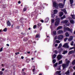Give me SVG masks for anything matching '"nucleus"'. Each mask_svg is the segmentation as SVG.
<instances>
[{
  "instance_id": "ea45409f",
  "label": "nucleus",
  "mask_w": 75,
  "mask_h": 75,
  "mask_svg": "<svg viewBox=\"0 0 75 75\" xmlns=\"http://www.w3.org/2000/svg\"><path fill=\"white\" fill-rule=\"evenodd\" d=\"M37 27L36 26V25H34L33 26V28L34 29H35V28H36Z\"/></svg>"
},
{
  "instance_id": "72a5a7b5",
  "label": "nucleus",
  "mask_w": 75,
  "mask_h": 75,
  "mask_svg": "<svg viewBox=\"0 0 75 75\" xmlns=\"http://www.w3.org/2000/svg\"><path fill=\"white\" fill-rule=\"evenodd\" d=\"M73 19H75V15H71Z\"/></svg>"
},
{
  "instance_id": "09e8293b",
  "label": "nucleus",
  "mask_w": 75,
  "mask_h": 75,
  "mask_svg": "<svg viewBox=\"0 0 75 75\" xmlns=\"http://www.w3.org/2000/svg\"><path fill=\"white\" fill-rule=\"evenodd\" d=\"M57 46H58V44H56L55 45V47H57Z\"/></svg>"
},
{
  "instance_id": "412c9836",
  "label": "nucleus",
  "mask_w": 75,
  "mask_h": 75,
  "mask_svg": "<svg viewBox=\"0 0 75 75\" xmlns=\"http://www.w3.org/2000/svg\"><path fill=\"white\" fill-rule=\"evenodd\" d=\"M26 10H27V6H25V7L24 8L23 10L24 11H25Z\"/></svg>"
},
{
  "instance_id": "c756f323",
  "label": "nucleus",
  "mask_w": 75,
  "mask_h": 75,
  "mask_svg": "<svg viewBox=\"0 0 75 75\" xmlns=\"http://www.w3.org/2000/svg\"><path fill=\"white\" fill-rule=\"evenodd\" d=\"M70 4H72L74 3V0H70Z\"/></svg>"
},
{
  "instance_id": "49530a36",
  "label": "nucleus",
  "mask_w": 75,
  "mask_h": 75,
  "mask_svg": "<svg viewBox=\"0 0 75 75\" xmlns=\"http://www.w3.org/2000/svg\"><path fill=\"white\" fill-rule=\"evenodd\" d=\"M57 36H56L54 37V39L57 40Z\"/></svg>"
},
{
  "instance_id": "4c0bfd02",
  "label": "nucleus",
  "mask_w": 75,
  "mask_h": 75,
  "mask_svg": "<svg viewBox=\"0 0 75 75\" xmlns=\"http://www.w3.org/2000/svg\"><path fill=\"white\" fill-rule=\"evenodd\" d=\"M74 47H71L69 48V50H72V49H74Z\"/></svg>"
},
{
  "instance_id": "680f3d73",
  "label": "nucleus",
  "mask_w": 75,
  "mask_h": 75,
  "mask_svg": "<svg viewBox=\"0 0 75 75\" xmlns=\"http://www.w3.org/2000/svg\"><path fill=\"white\" fill-rule=\"evenodd\" d=\"M42 29V27H41L40 28V30H41V29Z\"/></svg>"
},
{
  "instance_id": "37998d69",
  "label": "nucleus",
  "mask_w": 75,
  "mask_h": 75,
  "mask_svg": "<svg viewBox=\"0 0 75 75\" xmlns=\"http://www.w3.org/2000/svg\"><path fill=\"white\" fill-rule=\"evenodd\" d=\"M68 39V38H65L64 39V41L65 42L66 41H67V39Z\"/></svg>"
},
{
  "instance_id": "864d4df0",
  "label": "nucleus",
  "mask_w": 75,
  "mask_h": 75,
  "mask_svg": "<svg viewBox=\"0 0 75 75\" xmlns=\"http://www.w3.org/2000/svg\"><path fill=\"white\" fill-rule=\"evenodd\" d=\"M18 4H20V3H21V2L20 1H18Z\"/></svg>"
},
{
  "instance_id": "423d86ee",
  "label": "nucleus",
  "mask_w": 75,
  "mask_h": 75,
  "mask_svg": "<svg viewBox=\"0 0 75 75\" xmlns=\"http://www.w3.org/2000/svg\"><path fill=\"white\" fill-rule=\"evenodd\" d=\"M58 6L59 8H63L64 7V5L62 4H58Z\"/></svg>"
},
{
  "instance_id": "a19ab883",
  "label": "nucleus",
  "mask_w": 75,
  "mask_h": 75,
  "mask_svg": "<svg viewBox=\"0 0 75 75\" xmlns=\"http://www.w3.org/2000/svg\"><path fill=\"white\" fill-rule=\"evenodd\" d=\"M74 44V42L72 41L71 43V45H73V44Z\"/></svg>"
},
{
  "instance_id": "79ce46f5",
  "label": "nucleus",
  "mask_w": 75,
  "mask_h": 75,
  "mask_svg": "<svg viewBox=\"0 0 75 75\" xmlns=\"http://www.w3.org/2000/svg\"><path fill=\"white\" fill-rule=\"evenodd\" d=\"M54 22V19H52V23H53Z\"/></svg>"
},
{
  "instance_id": "69168bd1",
  "label": "nucleus",
  "mask_w": 75,
  "mask_h": 75,
  "mask_svg": "<svg viewBox=\"0 0 75 75\" xmlns=\"http://www.w3.org/2000/svg\"><path fill=\"white\" fill-rule=\"evenodd\" d=\"M33 44H35V42H33Z\"/></svg>"
},
{
  "instance_id": "8fccbe9b",
  "label": "nucleus",
  "mask_w": 75,
  "mask_h": 75,
  "mask_svg": "<svg viewBox=\"0 0 75 75\" xmlns=\"http://www.w3.org/2000/svg\"><path fill=\"white\" fill-rule=\"evenodd\" d=\"M64 18L63 17H62L61 18V20H63Z\"/></svg>"
},
{
  "instance_id": "c03bdc74",
  "label": "nucleus",
  "mask_w": 75,
  "mask_h": 75,
  "mask_svg": "<svg viewBox=\"0 0 75 75\" xmlns=\"http://www.w3.org/2000/svg\"><path fill=\"white\" fill-rule=\"evenodd\" d=\"M22 74L23 75H25V74H25V72H23L22 73Z\"/></svg>"
},
{
  "instance_id": "6e6552de",
  "label": "nucleus",
  "mask_w": 75,
  "mask_h": 75,
  "mask_svg": "<svg viewBox=\"0 0 75 75\" xmlns=\"http://www.w3.org/2000/svg\"><path fill=\"white\" fill-rule=\"evenodd\" d=\"M53 7H57V2L54 1L53 2Z\"/></svg>"
},
{
  "instance_id": "6e6d98bb",
  "label": "nucleus",
  "mask_w": 75,
  "mask_h": 75,
  "mask_svg": "<svg viewBox=\"0 0 75 75\" xmlns=\"http://www.w3.org/2000/svg\"><path fill=\"white\" fill-rule=\"evenodd\" d=\"M35 68H34V69H33V71L34 72V71H35Z\"/></svg>"
},
{
  "instance_id": "f257e3e1",
  "label": "nucleus",
  "mask_w": 75,
  "mask_h": 75,
  "mask_svg": "<svg viewBox=\"0 0 75 75\" xmlns=\"http://www.w3.org/2000/svg\"><path fill=\"white\" fill-rule=\"evenodd\" d=\"M66 64H62V67H63V69H65V68H66V67L68 66L69 65V62H70L69 60H68L67 59H66Z\"/></svg>"
},
{
  "instance_id": "7c9ffc66",
  "label": "nucleus",
  "mask_w": 75,
  "mask_h": 75,
  "mask_svg": "<svg viewBox=\"0 0 75 75\" xmlns=\"http://www.w3.org/2000/svg\"><path fill=\"white\" fill-rule=\"evenodd\" d=\"M72 64L73 65H75V59L72 62Z\"/></svg>"
},
{
  "instance_id": "2eb2a0df",
  "label": "nucleus",
  "mask_w": 75,
  "mask_h": 75,
  "mask_svg": "<svg viewBox=\"0 0 75 75\" xmlns=\"http://www.w3.org/2000/svg\"><path fill=\"white\" fill-rule=\"evenodd\" d=\"M73 39V37L71 36L68 39V41H71V40H72V39Z\"/></svg>"
},
{
  "instance_id": "9d476101",
  "label": "nucleus",
  "mask_w": 75,
  "mask_h": 75,
  "mask_svg": "<svg viewBox=\"0 0 75 75\" xmlns=\"http://www.w3.org/2000/svg\"><path fill=\"white\" fill-rule=\"evenodd\" d=\"M75 52V51L74 50H71L70 52H69L68 53L69 55H70V54H72Z\"/></svg>"
},
{
  "instance_id": "603ef678",
  "label": "nucleus",
  "mask_w": 75,
  "mask_h": 75,
  "mask_svg": "<svg viewBox=\"0 0 75 75\" xmlns=\"http://www.w3.org/2000/svg\"><path fill=\"white\" fill-rule=\"evenodd\" d=\"M63 18H65L66 17L65 16V15H64L63 16Z\"/></svg>"
},
{
  "instance_id": "a878e982",
  "label": "nucleus",
  "mask_w": 75,
  "mask_h": 75,
  "mask_svg": "<svg viewBox=\"0 0 75 75\" xmlns=\"http://www.w3.org/2000/svg\"><path fill=\"white\" fill-rule=\"evenodd\" d=\"M7 30V28H5L4 30L3 31H4V32H6Z\"/></svg>"
},
{
  "instance_id": "aec40b11",
  "label": "nucleus",
  "mask_w": 75,
  "mask_h": 75,
  "mask_svg": "<svg viewBox=\"0 0 75 75\" xmlns=\"http://www.w3.org/2000/svg\"><path fill=\"white\" fill-rule=\"evenodd\" d=\"M68 52V51H63L62 54H67Z\"/></svg>"
},
{
  "instance_id": "f704fd0d",
  "label": "nucleus",
  "mask_w": 75,
  "mask_h": 75,
  "mask_svg": "<svg viewBox=\"0 0 75 75\" xmlns=\"http://www.w3.org/2000/svg\"><path fill=\"white\" fill-rule=\"evenodd\" d=\"M52 62L53 64H54V63H55L56 62V60H55V59H53Z\"/></svg>"
},
{
  "instance_id": "e2e57ef3",
  "label": "nucleus",
  "mask_w": 75,
  "mask_h": 75,
  "mask_svg": "<svg viewBox=\"0 0 75 75\" xmlns=\"http://www.w3.org/2000/svg\"><path fill=\"white\" fill-rule=\"evenodd\" d=\"M74 69H75V66L73 68Z\"/></svg>"
},
{
  "instance_id": "ddd939ff",
  "label": "nucleus",
  "mask_w": 75,
  "mask_h": 75,
  "mask_svg": "<svg viewBox=\"0 0 75 75\" xmlns=\"http://www.w3.org/2000/svg\"><path fill=\"white\" fill-rule=\"evenodd\" d=\"M57 58L58 59H61V58H62V56L61 55L59 54L57 57Z\"/></svg>"
},
{
  "instance_id": "1a4fd4ad",
  "label": "nucleus",
  "mask_w": 75,
  "mask_h": 75,
  "mask_svg": "<svg viewBox=\"0 0 75 75\" xmlns=\"http://www.w3.org/2000/svg\"><path fill=\"white\" fill-rule=\"evenodd\" d=\"M67 30L68 31H70V32H71L72 31V29H70L69 28H66V29L65 28L64 29V30Z\"/></svg>"
},
{
  "instance_id": "bf43d9fd",
  "label": "nucleus",
  "mask_w": 75,
  "mask_h": 75,
  "mask_svg": "<svg viewBox=\"0 0 75 75\" xmlns=\"http://www.w3.org/2000/svg\"><path fill=\"white\" fill-rule=\"evenodd\" d=\"M6 45L8 47H9V45L8 44H6Z\"/></svg>"
},
{
  "instance_id": "473e14b6",
  "label": "nucleus",
  "mask_w": 75,
  "mask_h": 75,
  "mask_svg": "<svg viewBox=\"0 0 75 75\" xmlns=\"http://www.w3.org/2000/svg\"><path fill=\"white\" fill-rule=\"evenodd\" d=\"M40 35H37L36 36L35 38H40Z\"/></svg>"
},
{
  "instance_id": "393cba45",
  "label": "nucleus",
  "mask_w": 75,
  "mask_h": 75,
  "mask_svg": "<svg viewBox=\"0 0 75 75\" xmlns=\"http://www.w3.org/2000/svg\"><path fill=\"white\" fill-rule=\"evenodd\" d=\"M65 74L66 75H67V74H69V70H68L66 73Z\"/></svg>"
},
{
  "instance_id": "774afa93",
  "label": "nucleus",
  "mask_w": 75,
  "mask_h": 75,
  "mask_svg": "<svg viewBox=\"0 0 75 75\" xmlns=\"http://www.w3.org/2000/svg\"><path fill=\"white\" fill-rule=\"evenodd\" d=\"M39 75H42V74H40Z\"/></svg>"
},
{
  "instance_id": "58836bf2",
  "label": "nucleus",
  "mask_w": 75,
  "mask_h": 75,
  "mask_svg": "<svg viewBox=\"0 0 75 75\" xmlns=\"http://www.w3.org/2000/svg\"><path fill=\"white\" fill-rule=\"evenodd\" d=\"M3 51V47L1 48L0 49V52H1Z\"/></svg>"
},
{
  "instance_id": "e433bc0d",
  "label": "nucleus",
  "mask_w": 75,
  "mask_h": 75,
  "mask_svg": "<svg viewBox=\"0 0 75 75\" xmlns=\"http://www.w3.org/2000/svg\"><path fill=\"white\" fill-rule=\"evenodd\" d=\"M62 60H61V61H59V64H61L62 63Z\"/></svg>"
},
{
  "instance_id": "2f4dec72",
  "label": "nucleus",
  "mask_w": 75,
  "mask_h": 75,
  "mask_svg": "<svg viewBox=\"0 0 75 75\" xmlns=\"http://www.w3.org/2000/svg\"><path fill=\"white\" fill-rule=\"evenodd\" d=\"M56 31H54L53 32V35H55L56 34H57L56 33Z\"/></svg>"
},
{
  "instance_id": "c9c22d12",
  "label": "nucleus",
  "mask_w": 75,
  "mask_h": 75,
  "mask_svg": "<svg viewBox=\"0 0 75 75\" xmlns=\"http://www.w3.org/2000/svg\"><path fill=\"white\" fill-rule=\"evenodd\" d=\"M3 71H0V75H3Z\"/></svg>"
},
{
  "instance_id": "7ed1b4c3",
  "label": "nucleus",
  "mask_w": 75,
  "mask_h": 75,
  "mask_svg": "<svg viewBox=\"0 0 75 75\" xmlns=\"http://www.w3.org/2000/svg\"><path fill=\"white\" fill-rule=\"evenodd\" d=\"M54 14H52V18H54V14H57V13H58V10L55 9L54 10Z\"/></svg>"
},
{
  "instance_id": "0e129e2a",
  "label": "nucleus",
  "mask_w": 75,
  "mask_h": 75,
  "mask_svg": "<svg viewBox=\"0 0 75 75\" xmlns=\"http://www.w3.org/2000/svg\"><path fill=\"white\" fill-rule=\"evenodd\" d=\"M24 69H25V68H24L23 69H22L23 71H24Z\"/></svg>"
},
{
  "instance_id": "052dcab7",
  "label": "nucleus",
  "mask_w": 75,
  "mask_h": 75,
  "mask_svg": "<svg viewBox=\"0 0 75 75\" xmlns=\"http://www.w3.org/2000/svg\"><path fill=\"white\" fill-rule=\"evenodd\" d=\"M28 54H30V52L29 51V52H27Z\"/></svg>"
},
{
  "instance_id": "bb28decb",
  "label": "nucleus",
  "mask_w": 75,
  "mask_h": 75,
  "mask_svg": "<svg viewBox=\"0 0 75 75\" xmlns=\"http://www.w3.org/2000/svg\"><path fill=\"white\" fill-rule=\"evenodd\" d=\"M57 65H58V63H56L55 64H54V67H56L57 66Z\"/></svg>"
},
{
  "instance_id": "6ab92c4d",
  "label": "nucleus",
  "mask_w": 75,
  "mask_h": 75,
  "mask_svg": "<svg viewBox=\"0 0 75 75\" xmlns=\"http://www.w3.org/2000/svg\"><path fill=\"white\" fill-rule=\"evenodd\" d=\"M62 47V43H60L59 44V46L58 47V48H61Z\"/></svg>"
},
{
  "instance_id": "3c124183",
  "label": "nucleus",
  "mask_w": 75,
  "mask_h": 75,
  "mask_svg": "<svg viewBox=\"0 0 75 75\" xmlns=\"http://www.w3.org/2000/svg\"><path fill=\"white\" fill-rule=\"evenodd\" d=\"M38 26H40V25H41V24L38 23Z\"/></svg>"
},
{
  "instance_id": "a211bd4d",
  "label": "nucleus",
  "mask_w": 75,
  "mask_h": 75,
  "mask_svg": "<svg viewBox=\"0 0 75 75\" xmlns=\"http://www.w3.org/2000/svg\"><path fill=\"white\" fill-rule=\"evenodd\" d=\"M28 40V39L27 38H24L23 39V41L25 42H26V41H27Z\"/></svg>"
},
{
  "instance_id": "4d7b16f0",
  "label": "nucleus",
  "mask_w": 75,
  "mask_h": 75,
  "mask_svg": "<svg viewBox=\"0 0 75 75\" xmlns=\"http://www.w3.org/2000/svg\"><path fill=\"white\" fill-rule=\"evenodd\" d=\"M40 21H41L42 23H43V22H44V21H43L42 20H41Z\"/></svg>"
},
{
  "instance_id": "a18cd8bd",
  "label": "nucleus",
  "mask_w": 75,
  "mask_h": 75,
  "mask_svg": "<svg viewBox=\"0 0 75 75\" xmlns=\"http://www.w3.org/2000/svg\"><path fill=\"white\" fill-rule=\"evenodd\" d=\"M19 54V52H16V53H15V54H16V55H18V54Z\"/></svg>"
},
{
  "instance_id": "13d9d810",
  "label": "nucleus",
  "mask_w": 75,
  "mask_h": 75,
  "mask_svg": "<svg viewBox=\"0 0 75 75\" xmlns=\"http://www.w3.org/2000/svg\"><path fill=\"white\" fill-rule=\"evenodd\" d=\"M21 59H24V57H23V56H22V57H21Z\"/></svg>"
},
{
  "instance_id": "4be33fe9",
  "label": "nucleus",
  "mask_w": 75,
  "mask_h": 75,
  "mask_svg": "<svg viewBox=\"0 0 75 75\" xmlns=\"http://www.w3.org/2000/svg\"><path fill=\"white\" fill-rule=\"evenodd\" d=\"M56 57H57V55H56L55 54H54L52 57V58L53 59H54Z\"/></svg>"
},
{
  "instance_id": "dca6fc26",
  "label": "nucleus",
  "mask_w": 75,
  "mask_h": 75,
  "mask_svg": "<svg viewBox=\"0 0 75 75\" xmlns=\"http://www.w3.org/2000/svg\"><path fill=\"white\" fill-rule=\"evenodd\" d=\"M60 73H61V71H57L56 72V74H58L59 75H61V74H60Z\"/></svg>"
},
{
  "instance_id": "f03ea898",
  "label": "nucleus",
  "mask_w": 75,
  "mask_h": 75,
  "mask_svg": "<svg viewBox=\"0 0 75 75\" xmlns=\"http://www.w3.org/2000/svg\"><path fill=\"white\" fill-rule=\"evenodd\" d=\"M59 18H57L56 19V22L55 23V25L56 26L58 25V24H59Z\"/></svg>"
},
{
  "instance_id": "de8ad7c7",
  "label": "nucleus",
  "mask_w": 75,
  "mask_h": 75,
  "mask_svg": "<svg viewBox=\"0 0 75 75\" xmlns=\"http://www.w3.org/2000/svg\"><path fill=\"white\" fill-rule=\"evenodd\" d=\"M54 53H55V54H57V50H55V51H54Z\"/></svg>"
},
{
  "instance_id": "39448f33",
  "label": "nucleus",
  "mask_w": 75,
  "mask_h": 75,
  "mask_svg": "<svg viewBox=\"0 0 75 75\" xmlns=\"http://www.w3.org/2000/svg\"><path fill=\"white\" fill-rule=\"evenodd\" d=\"M63 37L64 36L62 35H59L58 37V40H62L63 38Z\"/></svg>"
},
{
  "instance_id": "5701e85b",
  "label": "nucleus",
  "mask_w": 75,
  "mask_h": 75,
  "mask_svg": "<svg viewBox=\"0 0 75 75\" xmlns=\"http://www.w3.org/2000/svg\"><path fill=\"white\" fill-rule=\"evenodd\" d=\"M62 11H64V13H65V14H67V11H66V10H65V9L62 10Z\"/></svg>"
},
{
  "instance_id": "20e7f679",
  "label": "nucleus",
  "mask_w": 75,
  "mask_h": 75,
  "mask_svg": "<svg viewBox=\"0 0 75 75\" xmlns=\"http://www.w3.org/2000/svg\"><path fill=\"white\" fill-rule=\"evenodd\" d=\"M63 47H64V48H69V46L68 45V43H65L63 45Z\"/></svg>"
},
{
  "instance_id": "cd10ccee",
  "label": "nucleus",
  "mask_w": 75,
  "mask_h": 75,
  "mask_svg": "<svg viewBox=\"0 0 75 75\" xmlns=\"http://www.w3.org/2000/svg\"><path fill=\"white\" fill-rule=\"evenodd\" d=\"M55 41L56 43H60V41L59 40H56Z\"/></svg>"
},
{
  "instance_id": "9b49d317",
  "label": "nucleus",
  "mask_w": 75,
  "mask_h": 75,
  "mask_svg": "<svg viewBox=\"0 0 75 75\" xmlns=\"http://www.w3.org/2000/svg\"><path fill=\"white\" fill-rule=\"evenodd\" d=\"M6 24H7V25H8V26H11V23H10V21H8L7 22Z\"/></svg>"
},
{
  "instance_id": "5fc2aeb1",
  "label": "nucleus",
  "mask_w": 75,
  "mask_h": 75,
  "mask_svg": "<svg viewBox=\"0 0 75 75\" xmlns=\"http://www.w3.org/2000/svg\"><path fill=\"white\" fill-rule=\"evenodd\" d=\"M1 70L2 71H4V69L2 68Z\"/></svg>"
},
{
  "instance_id": "f8f14e48",
  "label": "nucleus",
  "mask_w": 75,
  "mask_h": 75,
  "mask_svg": "<svg viewBox=\"0 0 75 75\" xmlns=\"http://www.w3.org/2000/svg\"><path fill=\"white\" fill-rule=\"evenodd\" d=\"M63 33V32L62 30H59L58 32V34H62Z\"/></svg>"
},
{
  "instance_id": "c85d7f7f",
  "label": "nucleus",
  "mask_w": 75,
  "mask_h": 75,
  "mask_svg": "<svg viewBox=\"0 0 75 75\" xmlns=\"http://www.w3.org/2000/svg\"><path fill=\"white\" fill-rule=\"evenodd\" d=\"M65 35L66 37H68L69 35L68 34V33H65Z\"/></svg>"
},
{
  "instance_id": "338daca9",
  "label": "nucleus",
  "mask_w": 75,
  "mask_h": 75,
  "mask_svg": "<svg viewBox=\"0 0 75 75\" xmlns=\"http://www.w3.org/2000/svg\"><path fill=\"white\" fill-rule=\"evenodd\" d=\"M73 75H75V72H74V73H73Z\"/></svg>"
},
{
  "instance_id": "4468645a",
  "label": "nucleus",
  "mask_w": 75,
  "mask_h": 75,
  "mask_svg": "<svg viewBox=\"0 0 75 75\" xmlns=\"http://www.w3.org/2000/svg\"><path fill=\"white\" fill-rule=\"evenodd\" d=\"M59 16L60 17H61L63 16V15L64 14V13L63 12H60L59 13Z\"/></svg>"
},
{
  "instance_id": "b1692460",
  "label": "nucleus",
  "mask_w": 75,
  "mask_h": 75,
  "mask_svg": "<svg viewBox=\"0 0 75 75\" xmlns=\"http://www.w3.org/2000/svg\"><path fill=\"white\" fill-rule=\"evenodd\" d=\"M70 23H71V24H74V21L73 20H71L70 21Z\"/></svg>"
},
{
  "instance_id": "f3484780",
  "label": "nucleus",
  "mask_w": 75,
  "mask_h": 75,
  "mask_svg": "<svg viewBox=\"0 0 75 75\" xmlns=\"http://www.w3.org/2000/svg\"><path fill=\"white\" fill-rule=\"evenodd\" d=\"M62 28V27L61 26H60L58 27L57 28V30H60V29H61Z\"/></svg>"
},
{
  "instance_id": "0eeeda50",
  "label": "nucleus",
  "mask_w": 75,
  "mask_h": 75,
  "mask_svg": "<svg viewBox=\"0 0 75 75\" xmlns=\"http://www.w3.org/2000/svg\"><path fill=\"white\" fill-rule=\"evenodd\" d=\"M61 23L63 24H67L68 23V21L67 20L63 21L61 22Z\"/></svg>"
}]
</instances>
